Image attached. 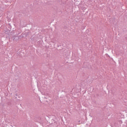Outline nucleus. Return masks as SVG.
Segmentation results:
<instances>
[{
	"instance_id": "nucleus-1",
	"label": "nucleus",
	"mask_w": 127,
	"mask_h": 127,
	"mask_svg": "<svg viewBox=\"0 0 127 127\" xmlns=\"http://www.w3.org/2000/svg\"><path fill=\"white\" fill-rule=\"evenodd\" d=\"M13 41H18V40H20L19 39V36H17L14 37L13 38Z\"/></svg>"
},
{
	"instance_id": "nucleus-2",
	"label": "nucleus",
	"mask_w": 127,
	"mask_h": 127,
	"mask_svg": "<svg viewBox=\"0 0 127 127\" xmlns=\"http://www.w3.org/2000/svg\"><path fill=\"white\" fill-rule=\"evenodd\" d=\"M23 35H24V34H21V35L18 36L20 40H21V39H22V38H23L24 37V36H23Z\"/></svg>"
},
{
	"instance_id": "nucleus-3",
	"label": "nucleus",
	"mask_w": 127,
	"mask_h": 127,
	"mask_svg": "<svg viewBox=\"0 0 127 127\" xmlns=\"http://www.w3.org/2000/svg\"><path fill=\"white\" fill-rule=\"evenodd\" d=\"M16 96H17V94H16Z\"/></svg>"
}]
</instances>
